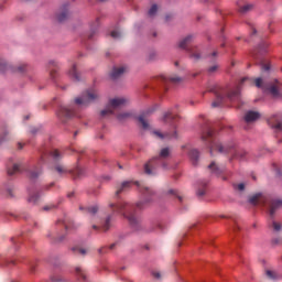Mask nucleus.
I'll return each instance as SVG.
<instances>
[{
    "label": "nucleus",
    "instance_id": "obj_1",
    "mask_svg": "<svg viewBox=\"0 0 282 282\" xmlns=\"http://www.w3.org/2000/svg\"><path fill=\"white\" fill-rule=\"evenodd\" d=\"M202 141L209 144L210 153L214 151H218V153H230L235 145H226L217 141L215 138V133L213 130H207L205 133L202 134Z\"/></svg>",
    "mask_w": 282,
    "mask_h": 282
},
{
    "label": "nucleus",
    "instance_id": "obj_2",
    "mask_svg": "<svg viewBox=\"0 0 282 282\" xmlns=\"http://www.w3.org/2000/svg\"><path fill=\"white\" fill-rule=\"evenodd\" d=\"M116 213L123 215L126 219L133 226L138 223V217H135V207L129 203L121 202L117 205L110 204V208H113Z\"/></svg>",
    "mask_w": 282,
    "mask_h": 282
},
{
    "label": "nucleus",
    "instance_id": "obj_3",
    "mask_svg": "<svg viewBox=\"0 0 282 282\" xmlns=\"http://www.w3.org/2000/svg\"><path fill=\"white\" fill-rule=\"evenodd\" d=\"M171 155V150L169 148H164L161 150L158 158L151 160L144 166V172L147 175H155V164H163V169H166V164H164V160Z\"/></svg>",
    "mask_w": 282,
    "mask_h": 282
},
{
    "label": "nucleus",
    "instance_id": "obj_4",
    "mask_svg": "<svg viewBox=\"0 0 282 282\" xmlns=\"http://www.w3.org/2000/svg\"><path fill=\"white\" fill-rule=\"evenodd\" d=\"M129 99L124 97L113 98L109 101V106L106 109L101 110V116H111L115 109H119V107H124V105H127Z\"/></svg>",
    "mask_w": 282,
    "mask_h": 282
},
{
    "label": "nucleus",
    "instance_id": "obj_5",
    "mask_svg": "<svg viewBox=\"0 0 282 282\" xmlns=\"http://www.w3.org/2000/svg\"><path fill=\"white\" fill-rule=\"evenodd\" d=\"M94 100H98V91L87 90L80 97L75 99V104L78 107H87V105L94 102Z\"/></svg>",
    "mask_w": 282,
    "mask_h": 282
},
{
    "label": "nucleus",
    "instance_id": "obj_6",
    "mask_svg": "<svg viewBox=\"0 0 282 282\" xmlns=\"http://www.w3.org/2000/svg\"><path fill=\"white\" fill-rule=\"evenodd\" d=\"M76 108L72 106H62L57 111V117L59 120H64L65 118H76Z\"/></svg>",
    "mask_w": 282,
    "mask_h": 282
},
{
    "label": "nucleus",
    "instance_id": "obj_7",
    "mask_svg": "<svg viewBox=\"0 0 282 282\" xmlns=\"http://www.w3.org/2000/svg\"><path fill=\"white\" fill-rule=\"evenodd\" d=\"M254 84H256V87H258L259 89H264V90L269 89L273 98H279V96H281V94L279 93V88L276 86L268 87L267 85H264L263 79L261 77L256 78Z\"/></svg>",
    "mask_w": 282,
    "mask_h": 282
},
{
    "label": "nucleus",
    "instance_id": "obj_8",
    "mask_svg": "<svg viewBox=\"0 0 282 282\" xmlns=\"http://www.w3.org/2000/svg\"><path fill=\"white\" fill-rule=\"evenodd\" d=\"M261 118V113L257 111H248L245 115V122L250 124L251 122H257Z\"/></svg>",
    "mask_w": 282,
    "mask_h": 282
},
{
    "label": "nucleus",
    "instance_id": "obj_9",
    "mask_svg": "<svg viewBox=\"0 0 282 282\" xmlns=\"http://www.w3.org/2000/svg\"><path fill=\"white\" fill-rule=\"evenodd\" d=\"M269 124L273 129H278V131H282V121L279 117L273 116L271 119H269Z\"/></svg>",
    "mask_w": 282,
    "mask_h": 282
},
{
    "label": "nucleus",
    "instance_id": "obj_10",
    "mask_svg": "<svg viewBox=\"0 0 282 282\" xmlns=\"http://www.w3.org/2000/svg\"><path fill=\"white\" fill-rule=\"evenodd\" d=\"M160 80H162V83H173L174 85H177V83L182 82V78H180L178 76L169 77L166 75H161Z\"/></svg>",
    "mask_w": 282,
    "mask_h": 282
},
{
    "label": "nucleus",
    "instance_id": "obj_11",
    "mask_svg": "<svg viewBox=\"0 0 282 282\" xmlns=\"http://www.w3.org/2000/svg\"><path fill=\"white\" fill-rule=\"evenodd\" d=\"M124 72H127V67H124V66L115 67L111 72L110 76L113 79L120 78V76H122V74H124Z\"/></svg>",
    "mask_w": 282,
    "mask_h": 282
},
{
    "label": "nucleus",
    "instance_id": "obj_12",
    "mask_svg": "<svg viewBox=\"0 0 282 282\" xmlns=\"http://www.w3.org/2000/svg\"><path fill=\"white\" fill-rule=\"evenodd\" d=\"M278 208H282V200L281 199L272 200L270 205V210H269L271 217L274 215V213H276Z\"/></svg>",
    "mask_w": 282,
    "mask_h": 282
},
{
    "label": "nucleus",
    "instance_id": "obj_13",
    "mask_svg": "<svg viewBox=\"0 0 282 282\" xmlns=\"http://www.w3.org/2000/svg\"><path fill=\"white\" fill-rule=\"evenodd\" d=\"M69 17V10L67 9V6H64L59 9V12L57 14V21H65Z\"/></svg>",
    "mask_w": 282,
    "mask_h": 282
},
{
    "label": "nucleus",
    "instance_id": "obj_14",
    "mask_svg": "<svg viewBox=\"0 0 282 282\" xmlns=\"http://www.w3.org/2000/svg\"><path fill=\"white\" fill-rule=\"evenodd\" d=\"M249 202L253 205L263 204V202H265V196H262L261 194H256L249 199Z\"/></svg>",
    "mask_w": 282,
    "mask_h": 282
},
{
    "label": "nucleus",
    "instance_id": "obj_15",
    "mask_svg": "<svg viewBox=\"0 0 282 282\" xmlns=\"http://www.w3.org/2000/svg\"><path fill=\"white\" fill-rule=\"evenodd\" d=\"M132 116L133 113L131 111H123L117 116V120H119L120 122H124V120H129V118H131Z\"/></svg>",
    "mask_w": 282,
    "mask_h": 282
},
{
    "label": "nucleus",
    "instance_id": "obj_16",
    "mask_svg": "<svg viewBox=\"0 0 282 282\" xmlns=\"http://www.w3.org/2000/svg\"><path fill=\"white\" fill-rule=\"evenodd\" d=\"M192 41L193 36L188 35L178 42V47H181V50H185L186 45H188V43H191Z\"/></svg>",
    "mask_w": 282,
    "mask_h": 282
},
{
    "label": "nucleus",
    "instance_id": "obj_17",
    "mask_svg": "<svg viewBox=\"0 0 282 282\" xmlns=\"http://www.w3.org/2000/svg\"><path fill=\"white\" fill-rule=\"evenodd\" d=\"M68 76L73 78V80H80V77L78 76V72H76V65H73L70 70L68 72Z\"/></svg>",
    "mask_w": 282,
    "mask_h": 282
},
{
    "label": "nucleus",
    "instance_id": "obj_18",
    "mask_svg": "<svg viewBox=\"0 0 282 282\" xmlns=\"http://www.w3.org/2000/svg\"><path fill=\"white\" fill-rule=\"evenodd\" d=\"M175 119V115H173V112L167 111L163 115L162 121L163 122H173V120Z\"/></svg>",
    "mask_w": 282,
    "mask_h": 282
},
{
    "label": "nucleus",
    "instance_id": "obj_19",
    "mask_svg": "<svg viewBox=\"0 0 282 282\" xmlns=\"http://www.w3.org/2000/svg\"><path fill=\"white\" fill-rule=\"evenodd\" d=\"M21 171V165L20 164H13L12 167L8 169V175H17Z\"/></svg>",
    "mask_w": 282,
    "mask_h": 282
},
{
    "label": "nucleus",
    "instance_id": "obj_20",
    "mask_svg": "<svg viewBox=\"0 0 282 282\" xmlns=\"http://www.w3.org/2000/svg\"><path fill=\"white\" fill-rule=\"evenodd\" d=\"M40 197H41L40 194H30L28 202L29 204H36Z\"/></svg>",
    "mask_w": 282,
    "mask_h": 282
},
{
    "label": "nucleus",
    "instance_id": "obj_21",
    "mask_svg": "<svg viewBox=\"0 0 282 282\" xmlns=\"http://www.w3.org/2000/svg\"><path fill=\"white\" fill-rule=\"evenodd\" d=\"M131 186V182H123L120 186V188L117 189V195H120L122 191H127Z\"/></svg>",
    "mask_w": 282,
    "mask_h": 282
},
{
    "label": "nucleus",
    "instance_id": "obj_22",
    "mask_svg": "<svg viewBox=\"0 0 282 282\" xmlns=\"http://www.w3.org/2000/svg\"><path fill=\"white\" fill-rule=\"evenodd\" d=\"M139 122L143 127V129H149V122L147 121V117L144 115L139 117Z\"/></svg>",
    "mask_w": 282,
    "mask_h": 282
},
{
    "label": "nucleus",
    "instance_id": "obj_23",
    "mask_svg": "<svg viewBox=\"0 0 282 282\" xmlns=\"http://www.w3.org/2000/svg\"><path fill=\"white\" fill-rule=\"evenodd\" d=\"M189 158H191V160H193V162H197V159L199 158V151L192 150L189 152Z\"/></svg>",
    "mask_w": 282,
    "mask_h": 282
},
{
    "label": "nucleus",
    "instance_id": "obj_24",
    "mask_svg": "<svg viewBox=\"0 0 282 282\" xmlns=\"http://www.w3.org/2000/svg\"><path fill=\"white\" fill-rule=\"evenodd\" d=\"M209 169L213 173H215V175H219L221 173V170H219V167L217 166V164H215V162H213L209 165Z\"/></svg>",
    "mask_w": 282,
    "mask_h": 282
},
{
    "label": "nucleus",
    "instance_id": "obj_25",
    "mask_svg": "<svg viewBox=\"0 0 282 282\" xmlns=\"http://www.w3.org/2000/svg\"><path fill=\"white\" fill-rule=\"evenodd\" d=\"M265 274H267L268 279H271V280L279 279V274L274 271L267 270Z\"/></svg>",
    "mask_w": 282,
    "mask_h": 282
},
{
    "label": "nucleus",
    "instance_id": "obj_26",
    "mask_svg": "<svg viewBox=\"0 0 282 282\" xmlns=\"http://www.w3.org/2000/svg\"><path fill=\"white\" fill-rule=\"evenodd\" d=\"M154 135H156V138H160L161 140L164 139V138H177L176 134H173V135L171 137L169 133L162 134V133L159 132V131H155V132H154Z\"/></svg>",
    "mask_w": 282,
    "mask_h": 282
},
{
    "label": "nucleus",
    "instance_id": "obj_27",
    "mask_svg": "<svg viewBox=\"0 0 282 282\" xmlns=\"http://www.w3.org/2000/svg\"><path fill=\"white\" fill-rule=\"evenodd\" d=\"M231 100H239V89L234 90L228 95Z\"/></svg>",
    "mask_w": 282,
    "mask_h": 282
},
{
    "label": "nucleus",
    "instance_id": "obj_28",
    "mask_svg": "<svg viewBox=\"0 0 282 282\" xmlns=\"http://www.w3.org/2000/svg\"><path fill=\"white\" fill-rule=\"evenodd\" d=\"M86 210L89 215H96V213H98V205H94L91 207H88V208H86Z\"/></svg>",
    "mask_w": 282,
    "mask_h": 282
},
{
    "label": "nucleus",
    "instance_id": "obj_29",
    "mask_svg": "<svg viewBox=\"0 0 282 282\" xmlns=\"http://www.w3.org/2000/svg\"><path fill=\"white\" fill-rule=\"evenodd\" d=\"M221 100H224V96L217 95V99H216V101H214V102L212 104V106H213V107H219V105H221Z\"/></svg>",
    "mask_w": 282,
    "mask_h": 282
},
{
    "label": "nucleus",
    "instance_id": "obj_30",
    "mask_svg": "<svg viewBox=\"0 0 282 282\" xmlns=\"http://www.w3.org/2000/svg\"><path fill=\"white\" fill-rule=\"evenodd\" d=\"M158 13V6H152L149 10V17H155V14Z\"/></svg>",
    "mask_w": 282,
    "mask_h": 282
},
{
    "label": "nucleus",
    "instance_id": "obj_31",
    "mask_svg": "<svg viewBox=\"0 0 282 282\" xmlns=\"http://www.w3.org/2000/svg\"><path fill=\"white\" fill-rule=\"evenodd\" d=\"M110 36L112 39H120V36H122V33H120V30H115L110 33Z\"/></svg>",
    "mask_w": 282,
    "mask_h": 282
},
{
    "label": "nucleus",
    "instance_id": "obj_32",
    "mask_svg": "<svg viewBox=\"0 0 282 282\" xmlns=\"http://www.w3.org/2000/svg\"><path fill=\"white\" fill-rule=\"evenodd\" d=\"M56 171H57V173H59V175H63V173H67V169H65L62 165H57Z\"/></svg>",
    "mask_w": 282,
    "mask_h": 282
},
{
    "label": "nucleus",
    "instance_id": "obj_33",
    "mask_svg": "<svg viewBox=\"0 0 282 282\" xmlns=\"http://www.w3.org/2000/svg\"><path fill=\"white\" fill-rule=\"evenodd\" d=\"M191 57L194 59V61H198L199 58V53H197V51L193 50L191 52Z\"/></svg>",
    "mask_w": 282,
    "mask_h": 282
},
{
    "label": "nucleus",
    "instance_id": "obj_34",
    "mask_svg": "<svg viewBox=\"0 0 282 282\" xmlns=\"http://www.w3.org/2000/svg\"><path fill=\"white\" fill-rule=\"evenodd\" d=\"M243 83H248L249 85H251L252 83V79L251 78H248V77H245L240 80V85H243Z\"/></svg>",
    "mask_w": 282,
    "mask_h": 282
},
{
    "label": "nucleus",
    "instance_id": "obj_35",
    "mask_svg": "<svg viewBox=\"0 0 282 282\" xmlns=\"http://www.w3.org/2000/svg\"><path fill=\"white\" fill-rule=\"evenodd\" d=\"M252 8V6L250 4H246L240 9V12H248V10H250Z\"/></svg>",
    "mask_w": 282,
    "mask_h": 282
},
{
    "label": "nucleus",
    "instance_id": "obj_36",
    "mask_svg": "<svg viewBox=\"0 0 282 282\" xmlns=\"http://www.w3.org/2000/svg\"><path fill=\"white\" fill-rule=\"evenodd\" d=\"M53 158H54L55 160H58V158H61V152H59L58 150H54V151H53Z\"/></svg>",
    "mask_w": 282,
    "mask_h": 282
},
{
    "label": "nucleus",
    "instance_id": "obj_37",
    "mask_svg": "<svg viewBox=\"0 0 282 282\" xmlns=\"http://www.w3.org/2000/svg\"><path fill=\"white\" fill-rule=\"evenodd\" d=\"M39 175H41V171H39V172H36V173H34V172H31V173H30V177H31L32 180H34V177H39Z\"/></svg>",
    "mask_w": 282,
    "mask_h": 282
},
{
    "label": "nucleus",
    "instance_id": "obj_38",
    "mask_svg": "<svg viewBox=\"0 0 282 282\" xmlns=\"http://www.w3.org/2000/svg\"><path fill=\"white\" fill-rule=\"evenodd\" d=\"M77 274H80L82 279H85V273H83V269L80 267L76 268Z\"/></svg>",
    "mask_w": 282,
    "mask_h": 282
},
{
    "label": "nucleus",
    "instance_id": "obj_39",
    "mask_svg": "<svg viewBox=\"0 0 282 282\" xmlns=\"http://www.w3.org/2000/svg\"><path fill=\"white\" fill-rule=\"evenodd\" d=\"M218 68H219L218 65H214V66L209 67V73L215 74V70L218 69Z\"/></svg>",
    "mask_w": 282,
    "mask_h": 282
},
{
    "label": "nucleus",
    "instance_id": "obj_40",
    "mask_svg": "<svg viewBox=\"0 0 282 282\" xmlns=\"http://www.w3.org/2000/svg\"><path fill=\"white\" fill-rule=\"evenodd\" d=\"M273 228H274V230H281V224L273 223Z\"/></svg>",
    "mask_w": 282,
    "mask_h": 282
},
{
    "label": "nucleus",
    "instance_id": "obj_41",
    "mask_svg": "<svg viewBox=\"0 0 282 282\" xmlns=\"http://www.w3.org/2000/svg\"><path fill=\"white\" fill-rule=\"evenodd\" d=\"M238 191H243L246 188V185L243 183H240L237 185Z\"/></svg>",
    "mask_w": 282,
    "mask_h": 282
},
{
    "label": "nucleus",
    "instance_id": "obj_42",
    "mask_svg": "<svg viewBox=\"0 0 282 282\" xmlns=\"http://www.w3.org/2000/svg\"><path fill=\"white\" fill-rule=\"evenodd\" d=\"M205 193H206V191H204V189H198V191L196 192V194L198 195V197H202L203 195H205Z\"/></svg>",
    "mask_w": 282,
    "mask_h": 282
},
{
    "label": "nucleus",
    "instance_id": "obj_43",
    "mask_svg": "<svg viewBox=\"0 0 282 282\" xmlns=\"http://www.w3.org/2000/svg\"><path fill=\"white\" fill-rule=\"evenodd\" d=\"M54 208V205H46L43 207V210H52Z\"/></svg>",
    "mask_w": 282,
    "mask_h": 282
},
{
    "label": "nucleus",
    "instance_id": "obj_44",
    "mask_svg": "<svg viewBox=\"0 0 282 282\" xmlns=\"http://www.w3.org/2000/svg\"><path fill=\"white\" fill-rule=\"evenodd\" d=\"M73 174L78 177V175H80V167H77L76 171L73 172Z\"/></svg>",
    "mask_w": 282,
    "mask_h": 282
},
{
    "label": "nucleus",
    "instance_id": "obj_45",
    "mask_svg": "<svg viewBox=\"0 0 282 282\" xmlns=\"http://www.w3.org/2000/svg\"><path fill=\"white\" fill-rule=\"evenodd\" d=\"M108 228H109V219L106 220V223H105L102 229H104V230H107Z\"/></svg>",
    "mask_w": 282,
    "mask_h": 282
},
{
    "label": "nucleus",
    "instance_id": "obj_46",
    "mask_svg": "<svg viewBox=\"0 0 282 282\" xmlns=\"http://www.w3.org/2000/svg\"><path fill=\"white\" fill-rule=\"evenodd\" d=\"M262 69H264V72H268L270 69V65L263 64L262 65Z\"/></svg>",
    "mask_w": 282,
    "mask_h": 282
},
{
    "label": "nucleus",
    "instance_id": "obj_47",
    "mask_svg": "<svg viewBox=\"0 0 282 282\" xmlns=\"http://www.w3.org/2000/svg\"><path fill=\"white\" fill-rule=\"evenodd\" d=\"M77 252H79V254H87V250L85 249H77Z\"/></svg>",
    "mask_w": 282,
    "mask_h": 282
},
{
    "label": "nucleus",
    "instance_id": "obj_48",
    "mask_svg": "<svg viewBox=\"0 0 282 282\" xmlns=\"http://www.w3.org/2000/svg\"><path fill=\"white\" fill-rule=\"evenodd\" d=\"M18 70H19V72H24V70H25V66H20V67H18Z\"/></svg>",
    "mask_w": 282,
    "mask_h": 282
},
{
    "label": "nucleus",
    "instance_id": "obj_49",
    "mask_svg": "<svg viewBox=\"0 0 282 282\" xmlns=\"http://www.w3.org/2000/svg\"><path fill=\"white\" fill-rule=\"evenodd\" d=\"M154 274V276H155V279H160V272H155V273H153Z\"/></svg>",
    "mask_w": 282,
    "mask_h": 282
},
{
    "label": "nucleus",
    "instance_id": "obj_50",
    "mask_svg": "<svg viewBox=\"0 0 282 282\" xmlns=\"http://www.w3.org/2000/svg\"><path fill=\"white\" fill-rule=\"evenodd\" d=\"M137 208H143L142 203H137Z\"/></svg>",
    "mask_w": 282,
    "mask_h": 282
},
{
    "label": "nucleus",
    "instance_id": "obj_51",
    "mask_svg": "<svg viewBox=\"0 0 282 282\" xmlns=\"http://www.w3.org/2000/svg\"><path fill=\"white\" fill-rule=\"evenodd\" d=\"M39 132V130H31V133L33 134V135H35V133H37Z\"/></svg>",
    "mask_w": 282,
    "mask_h": 282
},
{
    "label": "nucleus",
    "instance_id": "obj_52",
    "mask_svg": "<svg viewBox=\"0 0 282 282\" xmlns=\"http://www.w3.org/2000/svg\"><path fill=\"white\" fill-rule=\"evenodd\" d=\"M169 193H170V195H175V191L174 189H171Z\"/></svg>",
    "mask_w": 282,
    "mask_h": 282
},
{
    "label": "nucleus",
    "instance_id": "obj_53",
    "mask_svg": "<svg viewBox=\"0 0 282 282\" xmlns=\"http://www.w3.org/2000/svg\"><path fill=\"white\" fill-rule=\"evenodd\" d=\"M213 55H214V56H217V52H214Z\"/></svg>",
    "mask_w": 282,
    "mask_h": 282
},
{
    "label": "nucleus",
    "instance_id": "obj_54",
    "mask_svg": "<svg viewBox=\"0 0 282 282\" xmlns=\"http://www.w3.org/2000/svg\"><path fill=\"white\" fill-rule=\"evenodd\" d=\"M79 210H84V207H83V206H80V207H79Z\"/></svg>",
    "mask_w": 282,
    "mask_h": 282
},
{
    "label": "nucleus",
    "instance_id": "obj_55",
    "mask_svg": "<svg viewBox=\"0 0 282 282\" xmlns=\"http://www.w3.org/2000/svg\"><path fill=\"white\" fill-rule=\"evenodd\" d=\"M93 228H95V229H96V228H98V227H97L96 225H94V226H93Z\"/></svg>",
    "mask_w": 282,
    "mask_h": 282
},
{
    "label": "nucleus",
    "instance_id": "obj_56",
    "mask_svg": "<svg viewBox=\"0 0 282 282\" xmlns=\"http://www.w3.org/2000/svg\"><path fill=\"white\" fill-rule=\"evenodd\" d=\"M0 140H6V137H3L2 139H0Z\"/></svg>",
    "mask_w": 282,
    "mask_h": 282
}]
</instances>
